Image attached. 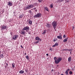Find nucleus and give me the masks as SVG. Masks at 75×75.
<instances>
[{
	"label": "nucleus",
	"instance_id": "nucleus-28",
	"mask_svg": "<svg viewBox=\"0 0 75 75\" xmlns=\"http://www.w3.org/2000/svg\"><path fill=\"white\" fill-rule=\"evenodd\" d=\"M0 57H1V58H3L4 56H3V55L1 54V55H0Z\"/></svg>",
	"mask_w": 75,
	"mask_h": 75
},
{
	"label": "nucleus",
	"instance_id": "nucleus-2",
	"mask_svg": "<svg viewBox=\"0 0 75 75\" xmlns=\"http://www.w3.org/2000/svg\"><path fill=\"white\" fill-rule=\"evenodd\" d=\"M41 13H38L36 15H35L33 17L34 18H37V17H41Z\"/></svg>",
	"mask_w": 75,
	"mask_h": 75
},
{
	"label": "nucleus",
	"instance_id": "nucleus-43",
	"mask_svg": "<svg viewBox=\"0 0 75 75\" xmlns=\"http://www.w3.org/2000/svg\"><path fill=\"white\" fill-rule=\"evenodd\" d=\"M33 10H35V9H36V8H33Z\"/></svg>",
	"mask_w": 75,
	"mask_h": 75
},
{
	"label": "nucleus",
	"instance_id": "nucleus-22",
	"mask_svg": "<svg viewBox=\"0 0 75 75\" xmlns=\"http://www.w3.org/2000/svg\"><path fill=\"white\" fill-rule=\"evenodd\" d=\"M26 58L27 59L29 60V57H28V55L26 56Z\"/></svg>",
	"mask_w": 75,
	"mask_h": 75
},
{
	"label": "nucleus",
	"instance_id": "nucleus-55",
	"mask_svg": "<svg viewBox=\"0 0 75 75\" xmlns=\"http://www.w3.org/2000/svg\"><path fill=\"white\" fill-rule=\"evenodd\" d=\"M3 13H4V11H2Z\"/></svg>",
	"mask_w": 75,
	"mask_h": 75
},
{
	"label": "nucleus",
	"instance_id": "nucleus-21",
	"mask_svg": "<svg viewBox=\"0 0 75 75\" xmlns=\"http://www.w3.org/2000/svg\"><path fill=\"white\" fill-rule=\"evenodd\" d=\"M65 74H66V75H68V71H67V70H66L65 72Z\"/></svg>",
	"mask_w": 75,
	"mask_h": 75
},
{
	"label": "nucleus",
	"instance_id": "nucleus-52",
	"mask_svg": "<svg viewBox=\"0 0 75 75\" xmlns=\"http://www.w3.org/2000/svg\"><path fill=\"white\" fill-rule=\"evenodd\" d=\"M54 30H55V31H57V30H56L55 29H55L54 28Z\"/></svg>",
	"mask_w": 75,
	"mask_h": 75
},
{
	"label": "nucleus",
	"instance_id": "nucleus-57",
	"mask_svg": "<svg viewBox=\"0 0 75 75\" xmlns=\"http://www.w3.org/2000/svg\"><path fill=\"white\" fill-rule=\"evenodd\" d=\"M25 55H26V53H25Z\"/></svg>",
	"mask_w": 75,
	"mask_h": 75
},
{
	"label": "nucleus",
	"instance_id": "nucleus-41",
	"mask_svg": "<svg viewBox=\"0 0 75 75\" xmlns=\"http://www.w3.org/2000/svg\"><path fill=\"white\" fill-rule=\"evenodd\" d=\"M21 48H23V46L22 45H21Z\"/></svg>",
	"mask_w": 75,
	"mask_h": 75
},
{
	"label": "nucleus",
	"instance_id": "nucleus-59",
	"mask_svg": "<svg viewBox=\"0 0 75 75\" xmlns=\"http://www.w3.org/2000/svg\"><path fill=\"white\" fill-rule=\"evenodd\" d=\"M57 67H58V65H57Z\"/></svg>",
	"mask_w": 75,
	"mask_h": 75
},
{
	"label": "nucleus",
	"instance_id": "nucleus-36",
	"mask_svg": "<svg viewBox=\"0 0 75 75\" xmlns=\"http://www.w3.org/2000/svg\"><path fill=\"white\" fill-rule=\"evenodd\" d=\"M59 1L60 2H62V1H63V0H59Z\"/></svg>",
	"mask_w": 75,
	"mask_h": 75
},
{
	"label": "nucleus",
	"instance_id": "nucleus-10",
	"mask_svg": "<svg viewBox=\"0 0 75 75\" xmlns=\"http://www.w3.org/2000/svg\"><path fill=\"white\" fill-rule=\"evenodd\" d=\"M27 22H28V23L29 24H32V21L30 20H27Z\"/></svg>",
	"mask_w": 75,
	"mask_h": 75
},
{
	"label": "nucleus",
	"instance_id": "nucleus-47",
	"mask_svg": "<svg viewBox=\"0 0 75 75\" xmlns=\"http://www.w3.org/2000/svg\"><path fill=\"white\" fill-rule=\"evenodd\" d=\"M64 0H65V1H67V0H63V2H64Z\"/></svg>",
	"mask_w": 75,
	"mask_h": 75
},
{
	"label": "nucleus",
	"instance_id": "nucleus-24",
	"mask_svg": "<svg viewBox=\"0 0 75 75\" xmlns=\"http://www.w3.org/2000/svg\"><path fill=\"white\" fill-rule=\"evenodd\" d=\"M72 71H70L69 72V74H70L71 75H72Z\"/></svg>",
	"mask_w": 75,
	"mask_h": 75
},
{
	"label": "nucleus",
	"instance_id": "nucleus-38",
	"mask_svg": "<svg viewBox=\"0 0 75 75\" xmlns=\"http://www.w3.org/2000/svg\"><path fill=\"white\" fill-rule=\"evenodd\" d=\"M28 34H31V32H29L28 33Z\"/></svg>",
	"mask_w": 75,
	"mask_h": 75
},
{
	"label": "nucleus",
	"instance_id": "nucleus-45",
	"mask_svg": "<svg viewBox=\"0 0 75 75\" xmlns=\"http://www.w3.org/2000/svg\"><path fill=\"white\" fill-rule=\"evenodd\" d=\"M72 54V52L71 51L70 52V54L71 55V54Z\"/></svg>",
	"mask_w": 75,
	"mask_h": 75
},
{
	"label": "nucleus",
	"instance_id": "nucleus-30",
	"mask_svg": "<svg viewBox=\"0 0 75 75\" xmlns=\"http://www.w3.org/2000/svg\"><path fill=\"white\" fill-rule=\"evenodd\" d=\"M55 45L56 46H58V43H56Z\"/></svg>",
	"mask_w": 75,
	"mask_h": 75
},
{
	"label": "nucleus",
	"instance_id": "nucleus-5",
	"mask_svg": "<svg viewBox=\"0 0 75 75\" xmlns=\"http://www.w3.org/2000/svg\"><path fill=\"white\" fill-rule=\"evenodd\" d=\"M18 37V35H14L13 37V40H17V38Z\"/></svg>",
	"mask_w": 75,
	"mask_h": 75
},
{
	"label": "nucleus",
	"instance_id": "nucleus-54",
	"mask_svg": "<svg viewBox=\"0 0 75 75\" xmlns=\"http://www.w3.org/2000/svg\"><path fill=\"white\" fill-rule=\"evenodd\" d=\"M11 35H12V34L11 33Z\"/></svg>",
	"mask_w": 75,
	"mask_h": 75
},
{
	"label": "nucleus",
	"instance_id": "nucleus-25",
	"mask_svg": "<svg viewBox=\"0 0 75 75\" xmlns=\"http://www.w3.org/2000/svg\"><path fill=\"white\" fill-rule=\"evenodd\" d=\"M67 39H65L63 40V42H67Z\"/></svg>",
	"mask_w": 75,
	"mask_h": 75
},
{
	"label": "nucleus",
	"instance_id": "nucleus-37",
	"mask_svg": "<svg viewBox=\"0 0 75 75\" xmlns=\"http://www.w3.org/2000/svg\"><path fill=\"white\" fill-rule=\"evenodd\" d=\"M59 1L60 2H62V1H63V0H59Z\"/></svg>",
	"mask_w": 75,
	"mask_h": 75
},
{
	"label": "nucleus",
	"instance_id": "nucleus-48",
	"mask_svg": "<svg viewBox=\"0 0 75 75\" xmlns=\"http://www.w3.org/2000/svg\"><path fill=\"white\" fill-rule=\"evenodd\" d=\"M6 65H8V63H6Z\"/></svg>",
	"mask_w": 75,
	"mask_h": 75
},
{
	"label": "nucleus",
	"instance_id": "nucleus-7",
	"mask_svg": "<svg viewBox=\"0 0 75 75\" xmlns=\"http://www.w3.org/2000/svg\"><path fill=\"white\" fill-rule=\"evenodd\" d=\"M24 31V30H23V29H22L21 31V34H22V35H24V34H25V32Z\"/></svg>",
	"mask_w": 75,
	"mask_h": 75
},
{
	"label": "nucleus",
	"instance_id": "nucleus-18",
	"mask_svg": "<svg viewBox=\"0 0 75 75\" xmlns=\"http://www.w3.org/2000/svg\"><path fill=\"white\" fill-rule=\"evenodd\" d=\"M45 9L46 10V11H49V10H48V8L46 7L45 8Z\"/></svg>",
	"mask_w": 75,
	"mask_h": 75
},
{
	"label": "nucleus",
	"instance_id": "nucleus-58",
	"mask_svg": "<svg viewBox=\"0 0 75 75\" xmlns=\"http://www.w3.org/2000/svg\"><path fill=\"white\" fill-rule=\"evenodd\" d=\"M33 9H31V10H33Z\"/></svg>",
	"mask_w": 75,
	"mask_h": 75
},
{
	"label": "nucleus",
	"instance_id": "nucleus-12",
	"mask_svg": "<svg viewBox=\"0 0 75 75\" xmlns=\"http://www.w3.org/2000/svg\"><path fill=\"white\" fill-rule=\"evenodd\" d=\"M24 73V71L23 70H21L19 72V74H23Z\"/></svg>",
	"mask_w": 75,
	"mask_h": 75
},
{
	"label": "nucleus",
	"instance_id": "nucleus-60",
	"mask_svg": "<svg viewBox=\"0 0 75 75\" xmlns=\"http://www.w3.org/2000/svg\"><path fill=\"white\" fill-rule=\"evenodd\" d=\"M67 40H68V38H67Z\"/></svg>",
	"mask_w": 75,
	"mask_h": 75
},
{
	"label": "nucleus",
	"instance_id": "nucleus-42",
	"mask_svg": "<svg viewBox=\"0 0 75 75\" xmlns=\"http://www.w3.org/2000/svg\"><path fill=\"white\" fill-rule=\"evenodd\" d=\"M5 68H7V66H5Z\"/></svg>",
	"mask_w": 75,
	"mask_h": 75
},
{
	"label": "nucleus",
	"instance_id": "nucleus-11",
	"mask_svg": "<svg viewBox=\"0 0 75 75\" xmlns=\"http://www.w3.org/2000/svg\"><path fill=\"white\" fill-rule=\"evenodd\" d=\"M8 6H13V4L11 3V2H10V1L8 2Z\"/></svg>",
	"mask_w": 75,
	"mask_h": 75
},
{
	"label": "nucleus",
	"instance_id": "nucleus-33",
	"mask_svg": "<svg viewBox=\"0 0 75 75\" xmlns=\"http://www.w3.org/2000/svg\"><path fill=\"white\" fill-rule=\"evenodd\" d=\"M64 50V51H68V50L67 49H65L63 50Z\"/></svg>",
	"mask_w": 75,
	"mask_h": 75
},
{
	"label": "nucleus",
	"instance_id": "nucleus-23",
	"mask_svg": "<svg viewBox=\"0 0 75 75\" xmlns=\"http://www.w3.org/2000/svg\"><path fill=\"white\" fill-rule=\"evenodd\" d=\"M38 42H39V41H37L36 42H35V44H37Z\"/></svg>",
	"mask_w": 75,
	"mask_h": 75
},
{
	"label": "nucleus",
	"instance_id": "nucleus-9",
	"mask_svg": "<svg viewBox=\"0 0 75 75\" xmlns=\"http://www.w3.org/2000/svg\"><path fill=\"white\" fill-rule=\"evenodd\" d=\"M35 39L36 40H37L38 41H41V39L39 38V37H36L35 38Z\"/></svg>",
	"mask_w": 75,
	"mask_h": 75
},
{
	"label": "nucleus",
	"instance_id": "nucleus-51",
	"mask_svg": "<svg viewBox=\"0 0 75 75\" xmlns=\"http://www.w3.org/2000/svg\"><path fill=\"white\" fill-rule=\"evenodd\" d=\"M50 51H52V49H51V48L50 49Z\"/></svg>",
	"mask_w": 75,
	"mask_h": 75
},
{
	"label": "nucleus",
	"instance_id": "nucleus-1",
	"mask_svg": "<svg viewBox=\"0 0 75 75\" xmlns=\"http://www.w3.org/2000/svg\"><path fill=\"white\" fill-rule=\"evenodd\" d=\"M54 62L56 64H58L62 60V58L60 57H58L57 59V57H54Z\"/></svg>",
	"mask_w": 75,
	"mask_h": 75
},
{
	"label": "nucleus",
	"instance_id": "nucleus-31",
	"mask_svg": "<svg viewBox=\"0 0 75 75\" xmlns=\"http://www.w3.org/2000/svg\"><path fill=\"white\" fill-rule=\"evenodd\" d=\"M68 51H72V49H68Z\"/></svg>",
	"mask_w": 75,
	"mask_h": 75
},
{
	"label": "nucleus",
	"instance_id": "nucleus-19",
	"mask_svg": "<svg viewBox=\"0 0 75 75\" xmlns=\"http://www.w3.org/2000/svg\"><path fill=\"white\" fill-rule=\"evenodd\" d=\"M12 68H15V66H14V63H12Z\"/></svg>",
	"mask_w": 75,
	"mask_h": 75
},
{
	"label": "nucleus",
	"instance_id": "nucleus-32",
	"mask_svg": "<svg viewBox=\"0 0 75 75\" xmlns=\"http://www.w3.org/2000/svg\"><path fill=\"white\" fill-rule=\"evenodd\" d=\"M63 38H66V36H65V35H63Z\"/></svg>",
	"mask_w": 75,
	"mask_h": 75
},
{
	"label": "nucleus",
	"instance_id": "nucleus-53",
	"mask_svg": "<svg viewBox=\"0 0 75 75\" xmlns=\"http://www.w3.org/2000/svg\"><path fill=\"white\" fill-rule=\"evenodd\" d=\"M74 27H73V30H74Z\"/></svg>",
	"mask_w": 75,
	"mask_h": 75
},
{
	"label": "nucleus",
	"instance_id": "nucleus-50",
	"mask_svg": "<svg viewBox=\"0 0 75 75\" xmlns=\"http://www.w3.org/2000/svg\"><path fill=\"white\" fill-rule=\"evenodd\" d=\"M35 11L36 12H37V10H35Z\"/></svg>",
	"mask_w": 75,
	"mask_h": 75
},
{
	"label": "nucleus",
	"instance_id": "nucleus-3",
	"mask_svg": "<svg viewBox=\"0 0 75 75\" xmlns=\"http://www.w3.org/2000/svg\"><path fill=\"white\" fill-rule=\"evenodd\" d=\"M52 25L54 28H56L57 27V22L55 21H54L52 23Z\"/></svg>",
	"mask_w": 75,
	"mask_h": 75
},
{
	"label": "nucleus",
	"instance_id": "nucleus-6",
	"mask_svg": "<svg viewBox=\"0 0 75 75\" xmlns=\"http://www.w3.org/2000/svg\"><path fill=\"white\" fill-rule=\"evenodd\" d=\"M33 7H34V5L31 4L30 5H29V6H28V7L27 8V9H29V8H33Z\"/></svg>",
	"mask_w": 75,
	"mask_h": 75
},
{
	"label": "nucleus",
	"instance_id": "nucleus-27",
	"mask_svg": "<svg viewBox=\"0 0 75 75\" xmlns=\"http://www.w3.org/2000/svg\"><path fill=\"white\" fill-rule=\"evenodd\" d=\"M65 1V3H69V0H67Z\"/></svg>",
	"mask_w": 75,
	"mask_h": 75
},
{
	"label": "nucleus",
	"instance_id": "nucleus-29",
	"mask_svg": "<svg viewBox=\"0 0 75 75\" xmlns=\"http://www.w3.org/2000/svg\"><path fill=\"white\" fill-rule=\"evenodd\" d=\"M38 1L39 3H41L42 2V0H38Z\"/></svg>",
	"mask_w": 75,
	"mask_h": 75
},
{
	"label": "nucleus",
	"instance_id": "nucleus-16",
	"mask_svg": "<svg viewBox=\"0 0 75 75\" xmlns=\"http://www.w3.org/2000/svg\"><path fill=\"white\" fill-rule=\"evenodd\" d=\"M47 27H48V28H50V26H51V24H48V23H47V25H46Z\"/></svg>",
	"mask_w": 75,
	"mask_h": 75
},
{
	"label": "nucleus",
	"instance_id": "nucleus-56",
	"mask_svg": "<svg viewBox=\"0 0 75 75\" xmlns=\"http://www.w3.org/2000/svg\"><path fill=\"white\" fill-rule=\"evenodd\" d=\"M61 75H64V74H61Z\"/></svg>",
	"mask_w": 75,
	"mask_h": 75
},
{
	"label": "nucleus",
	"instance_id": "nucleus-8",
	"mask_svg": "<svg viewBox=\"0 0 75 75\" xmlns=\"http://www.w3.org/2000/svg\"><path fill=\"white\" fill-rule=\"evenodd\" d=\"M59 36H57V38L60 39V40H61L62 39V34L61 33L59 34Z\"/></svg>",
	"mask_w": 75,
	"mask_h": 75
},
{
	"label": "nucleus",
	"instance_id": "nucleus-13",
	"mask_svg": "<svg viewBox=\"0 0 75 75\" xmlns=\"http://www.w3.org/2000/svg\"><path fill=\"white\" fill-rule=\"evenodd\" d=\"M47 31H46V30H44L43 31V32L42 33V34H43L44 35L45 34V33H46V32Z\"/></svg>",
	"mask_w": 75,
	"mask_h": 75
},
{
	"label": "nucleus",
	"instance_id": "nucleus-4",
	"mask_svg": "<svg viewBox=\"0 0 75 75\" xmlns=\"http://www.w3.org/2000/svg\"><path fill=\"white\" fill-rule=\"evenodd\" d=\"M23 30H24V31L25 30L26 32H28L29 30V29H30V28L28 26H26L24 28H23Z\"/></svg>",
	"mask_w": 75,
	"mask_h": 75
},
{
	"label": "nucleus",
	"instance_id": "nucleus-40",
	"mask_svg": "<svg viewBox=\"0 0 75 75\" xmlns=\"http://www.w3.org/2000/svg\"><path fill=\"white\" fill-rule=\"evenodd\" d=\"M29 13H31V11L30 10L29 11Z\"/></svg>",
	"mask_w": 75,
	"mask_h": 75
},
{
	"label": "nucleus",
	"instance_id": "nucleus-14",
	"mask_svg": "<svg viewBox=\"0 0 75 75\" xmlns=\"http://www.w3.org/2000/svg\"><path fill=\"white\" fill-rule=\"evenodd\" d=\"M6 27L7 26H6L4 25L2 27V29H3V30H4L5 29H6Z\"/></svg>",
	"mask_w": 75,
	"mask_h": 75
},
{
	"label": "nucleus",
	"instance_id": "nucleus-44",
	"mask_svg": "<svg viewBox=\"0 0 75 75\" xmlns=\"http://www.w3.org/2000/svg\"><path fill=\"white\" fill-rule=\"evenodd\" d=\"M13 13H14V14L15 15L16 14V12H13Z\"/></svg>",
	"mask_w": 75,
	"mask_h": 75
},
{
	"label": "nucleus",
	"instance_id": "nucleus-15",
	"mask_svg": "<svg viewBox=\"0 0 75 75\" xmlns=\"http://www.w3.org/2000/svg\"><path fill=\"white\" fill-rule=\"evenodd\" d=\"M71 57H69L68 58V62H71Z\"/></svg>",
	"mask_w": 75,
	"mask_h": 75
},
{
	"label": "nucleus",
	"instance_id": "nucleus-34",
	"mask_svg": "<svg viewBox=\"0 0 75 75\" xmlns=\"http://www.w3.org/2000/svg\"><path fill=\"white\" fill-rule=\"evenodd\" d=\"M56 45L55 44L54 45H53L52 46L53 47H56Z\"/></svg>",
	"mask_w": 75,
	"mask_h": 75
},
{
	"label": "nucleus",
	"instance_id": "nucleus-35",
	"mask_svg": "<svg viewBox=\"0 0 75 75\" xmlns=\"http://www.w3.org/2000/svg\"><path fill=\"white\" fill-rule=\"evenodd\" d=\"M25 72H27V69H25Z\"/></svg>",
	"mask_w": 75,
	"mask_h": 75
},
{
	"label": "nucleus",
	"instance_id": "nucleus-39",
	"mask_svg": "<svg viewBox=\"0 0 75 75\" xmlns=\"http://www.w3.org/2000/svg\"><path fill=\"white\" fill-rule=\"evenodd\" d=\"M69 70H70V69H68L67 70V71H69Z\"/></svg>",
	"mask_w": 75,
	"mask_h": 75
},
{
	"label": "nucleus",
	"instance_id": "nucleus-20",
	"mask_svg": "<svg viewBox=\"0 0 75 75\" xmlns=\"http://www.w3.org/2000/svg\"><path fill=\"white\" fill-rule=\"evenodd\" d=\"M50 7L51 8H53V4H52L50 5Z\"/></svg>",
	"mask_w": 75,
	"mask_h": 75
},
{
	"label": "nucleus",
	"instance_id": "nucleus-61",
	"mask_svg": "<svg viewBox=\"0 0 75 75\" xmlns=\"http://www.w3.org/2000/svg\"><path fill=\"white\" fill-rule=\"evenodd\" d=\"M74 68H75V66H74Z\"/></svg>",
	"mask_w": 75,
	"mask_h": 75
},
{
	"label": "nucleus",
	"instance_id": "nucleus-17",
	"mask_svg": "<svg viewBox=\"0 0 75 75\" xmlns=\"http://www.w3.org/2000/svg\"><path fill=\"white\" fill-rule=\"evenodd\" d=\"M24 16V15L22 14V15H20L19 16V18H21L23 17Z\"/></svg>",
	"mask_w": 75,
	"mask_h": 75
},
{
	"label": "nucleus",
	"instance_id": "nucleus-46",
	"mask_svg": "<svg viewBox=\"0 0 75 75\" xmlns=\"http://www.w3.org/2000/svg\"><path fill=\"white\" fill-rule=\"evenodd\" d=\"M46 55H47V56H48V55H49L48 54H46Z\"/></svg>",
	"mask_w": 75,
	"mask_h": 75
},
{
	"label": "nucleus",
	"instance_id": "nucleus-49",
	"mask_svg": "<svg viewBox=\"0 0 75 75\" xmlns=\"http://www.w3.org/2000/svg\"><path fill=\"white\" fill-rule=\"evenodd\" d=\"M53 71H54V70H53V69H52V70H51L52 72H53Z\"/></svg>",
	"mask_w": 75,
	"mask_h": 75
},
{
	"label": "nucleus",
	"instance_id": "nucleus-26",
	"mask_svg": "<svg viewBox=\"0 0 75 75\" xmlns=\"http://www.w3.org/2000/svg\"><path fill=\"white\" fill-rule=\"evenodd\" d=\"M57 39H54L53 40V41H54V42H55V41H57Z\"/></svg>",
	"mask_w": 75,
	"mask_h": 75
}]
</instances>
